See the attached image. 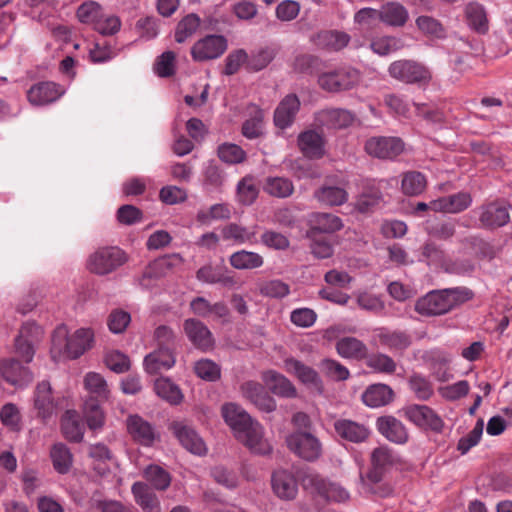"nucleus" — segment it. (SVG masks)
I'll list each match as a JSON object with an SVG mask.
<instances>
[{
	"label": "nucleus",
	"instance_id": "nucleus-57",
	"mask_svg": "<svg viewBox=\"0 0 512 512\" xmlns=\"http://www.w3.org/2000/svg\"><path fill=\"white\" fill-rule=\"evenodd\" d=\"M0 421L11 431L21 430V414L18 407L13 403H6L0 409Z\"/></svg>",
	"mask_w": 512,
	"mask_h": 512
},
{
	"label": "nucleus",
	"instance_id": "nucleus-62",
	"mask_svg": "<svg viewBox=\"0 0 512 512\" xmlns=\"http://www.w3.org/2000/svg\"><path fill=\"white\" fill-rule=\"evenodd\" d=\"M446 260L444 251L435 243L427 242L423 245L419 261H425L428 265H435L443 268Z\"/></svg>",
	"mask_w": 512,
	"mask_h": 512
},
{
	"label": "nucleus",
	"instance_id": "nucleus-52",
	"mask_svg": "<svg viewBox=\"0 0 512 512\" xmlns=\"http://www.w3.org/2000/svg\"><path fill=\"white\" fill-rule=\"evenodd\" d=\"M154 389L159 397L172 404H178L182 400L183 396L178 386L167 378L157 379Z\"/></svg>",
	"mask_w": 512,
	"mask_h": 512
},
{
	"label": "nucleus",
	"instance_id": "nucleus-6",
	"mask_svg": "<svg viewBox=\"0 0 512 512\" xmlns=\"http://www.w3.org/2000/svg\"><path fill=\"white\" fill-rule=\"evenodd\" d=\"M286 443L293 453L307 461L316 460L322 452L318 438L308 432L296 431L286 438Z\"/></svg>",
	"mask_w": 512,
	"mask_h": 512
},
{
	"label": "nucleus",
	"instance_id": "nucleus-24",
	"mask_svg": "<svg viewBox=\"0 0 512 512\" xmlns=\"http://www.w3.org/2000/svg\"><path fill=\"white\" fill-rule=\"evenodd\" d=\"M300 108V101L295 94L287 95L274 112V123L278 128L285 129L295 120Z\"/></svg>",
	"mask_w": 512,
	"mask_h": 512
},
{
	"label": "nucleus",
	"instance_id": "nucleus-17",
	"mask_svg": "<svg viewBox=\"0 0 512 512\" xmlns=\"http://www.w3.org/2000/svg\"><path fill=\"white\" fill-rule=\"evenodd\" d=\"M405 416L415 425L441 431L443 422L441 418L428 406L411 405L405 408Z\"/></svg>",
	"mask_w": 512,
	"mask_h": 512
},
{
	"label": "nucleus",
	"instance_id": "nucleus-44",
	"mask_svg": "<svg viewBox=\"0 0 512 512\" xmlns=\"http://www.w3.org/2000/svg\"><path fill=\"white\" fill-rule=\"evenodd\" d=\"M263 191L272 197L287 198L294 192V185L285 177H267L263 184Z\"/></svg>",
	"mask_w": 512,
	"mask_h": 512
},
{
	"label": "nucleus",
	"instance_id": "nucleus-25",
	"mask_svg": "<svg viewBox=\"0 0 512 512\" xmlns=\"http://www.w3.org/2000/svg\"><path fill=\"white\" fill-rule=\"evenodd\" d=\"M378 431L389 441L404 444L408 440V432L402 422L393 416H382L377 419Z\"/></svg>",
	"mask_w": 512,
	"mask_h": 512
},
{
	"label": "nucleus",
	"instance_id": "nucleus-56",
	"mask_svg": "<svg viewBox=\"0 0 512 512\" xmlns=\"http://www.w3.org/2000/svg\"><path fill=\"white\" fill-rule=\"evenodd\" d=\"M222 235L226 240H234L237 243L243 244L255 242L256 232L235 223H230L223 228Z\"/></svg>",
	"mask_w": 512,
	"mask_h": 512
},
{
	"label": "nucleus",
	"instance_id": "nucleus-36",
	"mask_svg": "<svg viewBox=\"0 0 512 512\" xmlns=\"http://www.w3.org/2000/svg\"><path fill=\"white\" fill-rule=\"evenodd\" d=\"M284 368L288 373L294 374L304 384L313 385L320 390L321 381L314 369L294 358L285 359Z\"/></svg>",
	"mask_w": 512,
	"mask_h": 512
},
{
	"label": "nucleus",
	"instance_id": "nucleus-61",
	"mask_svg": "<svg viewBox=\"0 0 512 512\" xmlns=\"http://www.w3.org/2000/svg\"><path fill=\"white\" fill-rule=\"evenodd\" d=\"M105 365L115 373H124L130 368L129 357L119 350L108 351L104 357Z\"/></svg>",
	"mask_w": 512,
	"mask_h": 512
},
{
	"label": "nucleus",
	"instance_id": "nucleus-21",
	"mask_svg": "<svg viewBox=\"0 0 512 512\" xmlns=\"http://www.w3.org/2000/svg\"><path fill=\"white\" fill-rule=\"evenodd\" d=\"M127 431L136 442L150 446L156 434L152 425L139 415H129L126 419Z\"/></svg>",
	"mask_w": 512,
	"mask_h": 512
},
{
	"label": "nucleus",
	"instance_id": "nucleus-47",
	"mask_svg": "<svg viewBox=\"0 0 512 512\" xmlns=\"http://www.w3.org/2000/svg\"><path fill=\"white\" fill-rule=\"evenodd\" d=\"M230 264L238 270L255 269L263 265L264 260L261 255L255 252L241 250L230 256Z\"/></svg>",
	"mask_w": 512,
	"mask_h": 512
},
{
	"label": "nucleus",
	"instance_id": "nucleus-31",
	"mask_svg": "<svg viewBox=\"0 0 512 512\" xmlns=\"http://www.w3.org/2000/svg\"><path fill=\"white\" fill-rule=\"evenodd\" d=\"M334 427L340 437L354 443L364 442L370 435L367 426L348 419L337 420Z\"/></svg>",
	"mask_w": 512,
	"mask_h": 512
},
{
	"label": "nucleus",
	"instance_id": "nucleus-13",
	"mask_svg": "<svg viewBox=\"0 0 512 512\" xmlns=\"http://www.w3.org/2000/svg\"><path fill=\"white\" fill-rule=\"evenodd\" d=\"M0 374L9 384L16 387H25L33 380L29 368L22 366L15 359H5L0 362Z\"/></svg>",
	"mask_w": 512,
	"mask_h": 512
},
{
	"label": "nucleus",
	"instance_id": "nucleus-51",
	"mask_svg": "<svg viewBox=\"0 0 512 512\" xmlns=\"http://www.w3.org/2000/svg\"><path fill=\"white\" fill-rule=\"evenodd\" d=\"M466 17L470 27L479 33H485L488 30V20L485 10L478 3H470L466 7Z\"/></svg>",
	"mask_w": 512,
	"mask_h": 512
},
{
	"label": "nucleus",
	"instance_id": "nucleus-26",
	"mask_svg": "<svg viewBox=\"0 0 512 512\" xmlns=\"http://www.w3.org/2000/svg\"><path fill=\"white\" fill-rule=\"evenodd\" d=\"M393 463L394 456L389 448L384 446L375 448L371 454V469L367 478L373 483L380 482L384 471Z\"/></svg>",
	"mask_w": 512,
	"mask_h": 512
},
{
	"label": "nucleus",
	"instance_id": "nucleus-53",
	"mask_svg": "<svg viewBox=\"0 0 512 512\" xmlns=\"http://www.w3.org/2000/svg\"><path fill=\"white\" fill-rule=\"evenodd\" d=\"M426 187L425 176L417 171H409L403 175L402 190L406 195H419Z\"/></svg>",
	"mask_w": 512,
	"mask_h": 512
},
{
	"label": "nucleus",
	"instance_id": "nucleus-7",
	"mask_svg": "<svg viewBox=\"0 0 512 512\" xmlns=\"http://www.w3.org/2000/svg\"><path fill=\"white\" fill-rule=\"evenodd\" d=\"M235 437L255 454L266 455L272 450L270 443L264 438L263 426L256 420L251 419L236 432Z\"/></svg>",
	"mask_w": 512,
	"mask_h": 512
},
{
	"label": "nucleus",
	"instance_id": "nucleus-22",
	"mask_svg": "<svg viewBox=\"0 0 512 512\" xmlns=\"http://www.w3.org/2000/svg\"><path fill=\"white\" fill-rule=\"evenodd\" d=\"M196 278L204 283L221 284L227 288H233L238 284L235 277L221 266L205 265L196 272Z\"/></svg>",
	"mask_w": 512,
	"mask_h": 512
},
{
	"label": "nucleus",
	"instance_id": "nucleus-49",
	"mask_svg": "<svg viewBox=\"0 0 512 512\" xmlns=\"http://www.w3.org/2000/svg\"><path fill=\"white\" fill-rule=\"evenodd\" d=\"M83 414L87 425L91 430L101 428L105 422V415L98 401L93 397L87 399L84 403Z\"/></svg>",
	"mask_w": 512,
	"mask_h": 512
},
{
	"label": "nucleus",
	"instance_id": "nucleus-38",
	"mask_svg": "<svg viewBox=\"0 0 512 512\" xmlns=\"http://www.w3.org/2000/svg\"><path fill=\"white\" fill-rule=\"evenodd\" d=\"M222 417L232 429L234 435L252 419L251 416L238 404L226 403L221 408Z\"/></svg>",
	"mask_w": 512,
	"mask_h": 512
},
{
	"label": "nucleus",
	"instance_id": "nucleus-41",
	"mask_svg": "<svg viewBox=\"0 0 512 512\" xmlns=\"http://www.w3.org/2000/svg\"><path fill=\"white\" fill-rule=\"evenodd\" d=\"M338 354L348 359H363L367 356V347L364 343L354 337H343L337 344Z\"/></svg>",
	"mask_w": 512,
	"mask_h": 512
},
{
	"label": "nucleus",
	"instance_id": "nucleus-12",
	"mask_svg": "<svg viewBox=\"0 0 512 512\" xmlns=\"http://www.w3.org/2000/svg\"><path fill=\"white\" fill-rule=\"evenodd\" d=\"M64 93L63 88L50 81L38 82L27 91V98L33 106H43L55 102Z\"/></svg>",
	"mask_w": 512,
	"mask_h": 512
},
{
	"label": "nucleus",
	"instance_id": "nucleus-10",
	"mask_svg": "<svg viewBox=\"0 0 512 512\" xmlns=\"http://www.w3.org/2000/svg\"><path fill=\"white\" fill-rule=\"evenodd\" d=\"M227 49V40L221 35H208L198 40L191 48L195 61H207L220 57Z\"/></svg>",
	"mask_w": 512,
	"mask_h": 512
},
{
	"label": "nucleus",
	"instance_id": "nucleus-4",
	"mask_svg": "<svg viewBox=\"0 0 512 512\" xmlns=\"http://www.w3.org/2000/svg\"><path fill=\"white\" fill-rule=\"evenodd\" d=\"M302 484L310 493L329 502L340 503L350 498L349 492L341 484L314 472L306 473L302 479Z\"/></svg>",
	"mask_w": 512,
	"mask_h": 512
},
{
	"label": "nucleus",
	"instance_id": "nucleus-46",
	"mask_svg": "<svg viewBox=\"0 0 512 512\" xmlns=\"http://www.w3.org/2000/svg\"><path fill=\"white\" fill-rule=\"evenodd\" d=\"M143 477L156 490L165 491L171 484V475L159 465H149L143 471Z\"/></svg>",
	"mask_w": 512,
	"mask_h": 512
},
{
	"label": "nucleus",
	"instance_id": "nucleus-45",
	"mask_svg": "<svg viewBox=\"0 0 512 512\" xmlns=\"http://www.w3.org/2000/svg\"><path fill=\"white\" fill-rule=\"evenodd\" d=\"M343 227L341 219L330 213H318L314 216L311 234L333 233Z\"/></svg>",
	"mask_w": 512,
	"mask_h": 512
},
{
	"label": "nucleus",
	"instance_id": "nucleus-11",
	"mask_svg": "<svg viewBox=\"0 0 512 512\" xmlns=\"http://www.w3.org/2000/svg\"><path fill=\"white\" fill-rule=\"evenodd\" d=\"M404 144L397 137H374L365 144L368 154L382 159H392L402 153Z\"/></svg>",
	"mask_w": 512,
	"mask_h": 512
},
{
	"label": "nucleus",
	"instance_id": "nucleus-1",
	"mask_svg": "<svg viewBox=\"0 0 512 512\" xmlns=\"http://www.w3.org/2000/svg\"><path fill=\"white\" fill-rule=\"evenodd\" d=\"M473 292L466 287L433 290L419 298L415 310L423 316H439L469 301Z\"/></svg>",
	"mask_w": 512,
	"mask_h": 512
},
{
	"label": "nucleus",
	"instance_id": "nucleus-23",
	"mask_svg": "<svg viewBox=\"0 0 512 512\" xmlns=\"http://www.w3.org/2000/svg\"><path fill=\"white\" fill-rule=\"evenodd\" d=\"M510 220L507 208L499 203H489L481 208L479 221L484 228L494 229L506 225Z\"/></svg>",
	"mask_w": 512,
	"mask_h": 512
},
{
	"label": "nucleus",
	"instance_id": "nucleus-35",
	"mask_svg": "<svg viewBox=\"0 0 512 512\" xmlns=\"http://www.w3.org/2000/svg\"><path fill=\"white\" fill-rule=\"evenodd\" d=\"M380 21L388 26L402 27L408 20L407 9L398 2H388L379 10Z\"/></svg>",
	"mask_w": 512,
	"mask_h": 512
},
{
	"label": "nucleus",
	"instance_id": "nucleus-9",
	"mask_svg": "<svg viewBox=\"0 0 512 512\" xmlns=\"http://www.w3.org/2000/svg\"><path fill=\"white\" fill-rule=\"evenodd\" d=\"M43 329L36 322H24L15 339L16 352L27 362H31L35 353V344L41 339Z\"/></svg>",
	"mask_w": 512,
	"mask_h": 512
},
{
	"label": "nucleus",
	"instance_id": "nucleus-58",
	"mask_svg": "<svg viewBox=\"0 0 512 512\" xmlns=\"http://www.w3.org/2000/svg\"><path fill=\"white\" fill-rule=\"evenodd\" d=\"M400 39L393 36H382L374 38L370 43L372 51L378 55L385 56L402 48Z\"/></svg>",
	"mask_w": 512,
	"mask_h": 512
},
{
	"label": "nucleus",
	"instance_id": "nucleus-5",
	"mask_svg": "<svg viewBox=\"0 0 512 512\" xmlns=\"http://www.w3.org/2000/svg\"><path fill=\"white\" fill-rule=\"evenodd\" d=\"M360 82V73L352 67H341L331 72L323 73L318 78L319 86L332 93H339L355 88Z\"/></svg>",
	"mask_w": 512,
	"mask_h": 512
},
{
	"label": "nucleus",
	"instance_id": "nucleus-32",
	"mask_svg": "<svg viewBox=\"0 0 512 512\" xmlns=\"http://www.w3.org/2000/svg\"><path fill=\"white\" fill-rule=\"evenodd\" d=\"M135 502L144 512H162L157 495L144 482H135L131 487Z\"/></svg>",
	"mask_w": 512,
	"mask_h": 512
},
{
	"label": "nucleus",
	"instance_id": "nucleus-34",
	"mask_svg": "<svg viewBox=\"0 0 512 512\" xmlns=\"http://www.w3.org/2000/svg\"><path fill=\"white\" fill-rule=\"evenodd\" d=\"M312 40L319 48L339 51L348 45L350 36L342 31L326 30L317 33Z\"/></svg>",
	"mask_w": 512,
	"mask_h": 512
},
{
	"label": "nucleus",
	"instance_id": "nucleus-29",
	"mask_svg": "<svg viewBox=\"0 0 512 512\" xmlns=\"http://www.w3.org/2000/svg\"><path fill=\"white\" fill-rule=\"evenodd\" d=\"M34 408L37 416L47 420L54 411V401L51 392V385L48 381L38 383L34 392Z\"/></svg>",
	"mask_w": 512,
	"mask_h": 512
},
{
	"label": "nucleus",
	"instance_id": "nucleus-14",
	"mask_svg": "<svg viewBox=\"0 0 512 512\" xmlns=\"http://www.w3.org/2000/svg\"><path fill=\"white\" fill-rule=\"evenodd\" d=\"M243 397L248 399L262 412H272L276 409L275 400L265 391L262 384L247 381L241 385Z\"/></svg>",
	"mask_w": 512,
	"mask_h": 512
},
{
	"label": "nucleus",
	"instance_id": "nucleus-8",
	"mask_svg": "<svg viewBox=\"0 0 512 512\" xmlns=\"http://www.w3.org/2000/svg\"><path fill=\"white\" fill-rule=\"evenodd\" d=\"M391 77L406 83H421L430 80L428 69L421 64L410 60H398L390 64Z\"/></svg>",
	"mask_w": 512,
	"mask_h": 512
},
{
	"label": "nucleus",
	"instance_id": "nucleus-63",
	"mask_svg": "<svg viewBox=\"0 0 512 512\" xmlns=\"http://www.w3.org/2000/svg\"><path fill=\"white\" fill-rule=\"evenodd\" d=\"M261 295L270 298H283L290 292V287L285 282L275 279L264 281L259 284Z\"/></svg>",
	"mask_w": 512,
	"mask_h": 512
},
{
	"label": "nucleus",
	"instance_id": "nucleus-20",
	"mask_svg": "<svg viewBox=\"0 0 512 512\" xmlns=\"http://www.w3.org/2000/svg\"><path fill=\"white\" fill-rule=\"evenodd\" d=\"M471 202L472 199L469 193L459 192L430 201V208L435 212L459 213L467 209Z\"/></svg>",
	"mask_w": 512,
	"mask_h": 512
},
{
	"label": "nucleus",
	"instance_id": "nucleus-59",
	"mask_svg": "<svg viewBox=\"0 0 512 512\" xmlns=\"http://www.w3.org/2000/svg\"><path fill=\"white\" fill-rule=\"evenodd\" d=\"M196 375L206 381H216L220 378V366L210 359H200L194 364Z\"/></svg>",
	"mask_w": 512,
	"mask_h": 512
},
{
	"label": "nucleus",
	"instance_id": "nucleus-42",
	"mask_svg": "<svg viewBox=\"0 0 512 512\" xmlns=\"http://www.w3.org/2000/svg\"><path fill=\"white\" fill-rule=\"evenodd\" d=\"M61 429L64 437L69 441L80 442L83 439L84 428L78 414L74 410H67L62 416Z\"/></svg>",
	"mask_w": 512,
	"mask_h": 512
},
{
	"label": "nucleus",
	"instance_id": "nucleus-54",
	"mask_svg": "<svg viewBox=\"0 0 512 512\" xmlns=\"http://www.w3.org/2000/svg\"><path fill=\"white\" fill-rule=\"evenodd\" d=\"M200 18L195 14L185 16L177 25L175 31V41L178 43L185 42L199 28Z\"/></svg>",
	"mask_w": 512,
	"mask_h": 512
},
{
	"label": "nucleus",
	"instance_id": "nucleus-33",
	"mask_svg": "<svg viewBox=\"0 0 512 512\" xmlns=\"http://www.w3.org/2000/svg\"><path fill=\"white\" fill-rule=\"evenodd\" d=\"M184 330L196 348L207 351L214 346L213 335L203 322H185Z\"/></svg>",
	"mask_w": 512,
	"mask_h": 512
},
{
	"label": "nucleus",
	"instance_id": "nucleus-3",
	"mask_svg": "<svg viewBox=\"0 0 512 512\" xmlns=\"http://www.w3.org/2000/svg\"><path fill=\"white\" fill-rule=\"evenodd\" d=\"M128 261V255L116 246L100 247L87 260V269L103 276L110 274Z\"/></svg>",
	"mask_w": 512,
	"mask_h": 512
},
{
	"label": "nucleus",
	"instance_id": "nucleus-43",
	"mask_svg": "<svg viewBox=\"0 0 512 512\" xmlns=\"http://www.w3.org/2000/svg\"><path fill=\"white\" fill-rule=\"evenodd\" d=\"M53 468L60 474H66L72 467L73 455L63 443H55L50 449Z\"/></svg>",
	"mask_w": 512,
	"mask_h": 512
},
{
	"label": "nucleus",
	"instance_id": "nucleus-39",
	"mask_svg": "<svg viewBox=\"0 0 512 512\" xmlns=\"http://www.w3.org/2000/svg\"><path fill=\"white\" fill-rule=\"evenodd\" d=\"M190 308L195 315L203 318H223L228 314V308L223 302L210 304L204 297L193 299L190 303Z\"/></svg>",
	"mask_w": 512,
	"mask_h": 512
},
{
	"label": "nucleus",
	"instance_id": "nucleus-50",
	"mask_svg": "<svg viewBox=\"0 0 512 512\" xmlns=\"http://www.w3.org/2000/svg\"><path fill=\"white\" fill-rule=\"evenodd\" d=\"M259 188L256 179L247 175L243 177L237 185V197L243 205H251L257 199Z\"/></svg>",
	"mask_w": 512,
	"mask_h": 512
},
{
	"label": "nucleus",
	"instance_id": "nucleus-48",
	"mask_svg": "<svg viewBox=\"0 0 512 512\" xmlns=\"http://www.w3.org/2000/svg\"><path fill=\"white\" fill-rule=\"evenodd\" d=\"M314 195L319 202L329 206L342 205L348 198L346 190L336 186H323Z\"/></svg>",
	"mask_w": 512,
	"mask_h": 512
},
{
	"label": "nucleus",
	"instance_id": "nucleus-16",
	"mask_svg": "<svg viewBox=\"0 0 512 512\" xmlns=\"http://www.w3.org/2000/svg\"><path fill=\"white\" fill-rule=\"evenodd\" d=\"M271 485L274 494L282 500H293L298 493V483L292 472L279 469L272 474Z\"/></svg>",
	"mask_w": 512,
	"mask_h": 512
},
{
	"label": "nucleus",
	"instance_id": "nucleus-55",
	"mask_svg": "<svg viewBox=\"0 0 512 512\" xmlns=\"http://www.w3.org/2000/svg\"><path fill=\"white\" fill-rule=\"evenodd\" d=\"M102 14V7L94 1L85 2L77 9L79 21L84 24L92 25L94 29Z\"/></svg>",
	"mask_w": 512,
	"mask_h": 512
},
{
	"label": "nucleus",
	"instance_id": "nucleus-27",
	"mask_svg": "<svg viewBox=\"0 0 512 512\" xmlns=\"http://www.w3.org/2000/svg\"><path fill=\"white\" fill-rule=\"evenodd\" d=\"M175 357L170 347H159L144 358L145 370L150 374H156L173 367Z\"/></svg>",
	"mask_w": 512,
	"mask_h": 512
},
{
	"label": "nucleus",
	"instance_id": "nucleus-37",
	"mask_svg": "<svg viewBox=\"0 0 512 512\" xmlns=\"http://www.w3.org/2000/svg\"><path fill=\"white\" fill-rule=\"evenodd\" d=\"M393 399V390L385 384L370 385L362 395L365 405L377 408L389 404Z\"/></svg>",
	"mask_w": 512,
	"mask_h": 512
},
{
	"label": "nucleus",
	"instance_id": "nucleus-15",
	"mask_svg": "<svg viewBox=\"0 0 512 512\" xmlns=\"http://www.w3.org/2000/svg\"><path fill=\"white\" fill-rule=\"evenodd\" d=\"M297 143L302 154L309 159H320L325 154V138L321 132L306 130L298 135Z\"/></svg>",
	"mask_w": 512,
	"mask_h": 512
},
{
	"label": "nucleus",
	"instance_id": "nucleus-40",
	"mask_svg": "<svg viewBox=\"0 0 512 512\" xmlns=\"http://www.w3.org/2000/svg\"><path fill=\"white\" fill-rule=\"evenodd\" d=\"M84 388L97 401H106L110 397V388L104 377L97 372H88L84 376Z\"/></svg>",
	"mask_w": 512,
	"mask_h": 512
},
{
	"label": "nucleus",
	"instance_id": "nucleus-60",
	"mask_svg": "<svg viewBox=\"0 0 512 512\" xmlns=\"http://www.w3.org/2000/svg\"><path fill=\"white\" fill-rule=\"evenodd\" d=\"M276 53V49L272 47L261 48L248 58L247 68L252 71L264 69L275 58Z\"/></svg>",
	"mask_w": 512,
	"mask_h": 512
},
{
	"label": "nucleus",
	"instance_id": "nucleus-19",
	"mask_svg": "<svg viewBox=\"0 0 512 512\" xmlns=\"http://www.w3.org/2000/svg\"><path fill=\"white\" fill-rule=\"evenodd\" d=\"M182 262L183 259L179 254L167 255L154 260L145 268L141 284L149 286L150 280L165 276L168 271Z\"/></svg>",
	"mask_w": 512,
	"mask_h": 512
},
{
	"label": "nucleus",
	"instance_id": "nucleus-18",
	"mask_svg": "<svg viewBox=\"0 0 512 512\" xmlns=\"http://www.w3.org/2000/svg\"><path fill=\"white\" fill-rule=\"evenodd\" d=\"M171 428L174 435L186 450L197 455H202L206 452L204 441L191 426L183 422H175L172 424Z\"/></svg>",
	"mask_w": 512,
	"mask_h": 512
},
{
	"label": "nucleus",
	"instance_id": "nucleus-30",
	"mask_svg": "<svg viewBox=\"0 0 512 512\" xmlns=\"http://www.w3.org/2000/svg\"><path fill=\"white\" fill-rule=\"evenodd\" d=\"M316 120L322 126L341 129L351 125L354 121V116L348 110L331 108L318 112Z\"/></svg>",
	"mask_w": 512,
	"mask_h": 512
},
{
	"label": "nucleus",
	"instance_id": "nucleus-28",
	"mask_svg": "<svg viewBox=\"0 0 512 512\" xmlns=\"http://www.w3.org/2000/svg\"><path fill=\"white\" fill-rule=\"evenodd\" d=\"M262 380L268 389L277 396L292 398L297 395L294 385L285 376L274 370L263 372Z\"/></svg>",
	"mask_w": 512,
	"mask_h": 512
},
{
	"label": "nucleus",
	"instance_id": "nucleus-2",
	"mask_svg": "<svg viewBox=\"0 0 512 512\" xmlns=\"http://www.w3.org/2000/svg\"><path fill=\"white\" fill-rule=\"evenodd\" d=\"M94 343V333L89 328H80L70 333L66 324L61 323L52 335L51 353L54 358L65 356L77 359Z\"/></svg>",
	"mask_w": 512,
	"mask_h": 512
},
{
	"label": "nucleus",
	"instance_id": "nucleus-64",
	"mask_svg": "<svg viewBox=\"0 0 512 512\" xmlns=\"http://www.w3.org/2000/svg\"><path fill=\"white\" fill-rule=\"evenodd\" d=\"M409 386L415 396L420 400H428L433 395L432 384L422 375H412L409 379Z\"/></svg>",
	"mask_w": 512,
	"mask_h": 512
}]
</instances>
